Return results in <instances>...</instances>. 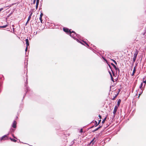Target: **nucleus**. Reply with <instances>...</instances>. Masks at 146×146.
Returning <instances> with one entry per match:
<instances>
[{
    "label": "nucleus",
    "instance_id": "f03ea898",
    "mask_svg": "<svg viewBox=\"0 0 146 146\" xmlns=\"http://www.w3.org/2000/svg\"><path fill=\"white\" fill-rule=\"evenodd\" d=\"M63 30L64 32L67 33H70V30H69V29L67 28H63Z\"/></svg>",
    "mask_w": 146,
    "mask_h": 146
},
{
    "label": "nucleus",
    "instance_id": "72a5a7b5",
    "mask_svg": "<svg viewBox=\"0 0 146 146\" xmlns=\"http://www.w3.org/2000/svg\"><path fill=\"white\" fill-rule=\"evenodd\" d=\"M3 9V8H1L0 9V12Z\"/></svg>",
    "mask_w": 146,
    "mask_h": 146
},
{
    "label": "nucleus",
    "instance_id": "a878e982",
    "mask_svg": "<svg viewBox=\"0 0 146 146\" xmlns=\"http://www.w3.org/2000/svg\"><path fill=\"white\" fill-rule=\"evenodd\" d=\"M39 0H36V4H39Z\"/></svg>",
    "mask_w": 146,
    "mask_h": 146
},
{
    "label": "nucleus",
    "instance_id": "2f4dec72",
    "mask_svg": "<svg viewBox=\"0 0 146 146\" xmlns=\"http://www.w3.org/2000/svg\"><path fill=\"white\" fill-rule=\"evenodd\" d=\"M75 35H74V33H73V34H72V36H71L73 37L74 36H75Z\"/></svg>",
    "mask_w": 146,
    "mask_h": 146
},
{
    "label": "nucleus",
    "instance_id": "2eb2a0df",
    "mask_svg": "<svg viewBox=\"0 0 146 146\" xmlns=\"http://www.w3.org/2000/svg\"><path fill=\"white\" fill-rule=\"evenodd\" d=\"M106 117H105L104 118V119L102 121V123L103 124L105 122V121L106 120Z\"/></svg>",
    "mask_w": 146,
    "mask_h": 146
},
{
    "label": "nucleus",
    "instance_id": "bb28decb",
    "mask_svg": "<svg viewBox=\"0 0 146 146\" xmlns=\"http://www.w3.org/2000/svg\"><path fill=\"white\" fill-rule=\"evenodd\" d=\"M43 14L41 12L40 15V17H42V16H43Z\"/></svg>",
    "mask_w": 146,
    "mask_h": 146
},
{
    "label": "nucleus",
    "instance_id": "ddd939ff",
    "mask_svg": "<svg viewBox=\"0 0 146 146\" xmlns=\"http://www.w3.org/2000/svg\"><path fill=\"white\" fill-rule=\"evenodd\" d=\"M10 139L12 141H13L15 142H16L17 141V140L15 139H12V138H10Z\"/></svg>",
    "mask_w": 146,
    "mask_h": 146
},
{
    "label": "nucleus",
    "instance_id": "ea45409f",
    "mask_svg": "<svg viewBox=\"0 0 146 146\" xmlns=\"http://www.w3.org/2000/svg\"><path fill=\"white\" fill-rule=\"evenodd\" d=\"M143 82L145 83V84H146V80L145 81H143Z\"/></svg>",
    "mask_w": 146,
    "mask_h": 146
},
{
    "label": "nucleus",
    "instance_id": "6ab92c4d",
    "mask_svg": "<svg viewBox=\"0 0 146 146\" xmlns=\"http://www.w3.org/2000/svg\"><path fill=\"white\" fill-rule=\"evenodd\" d=\"M111 71L112 72V73L113 75V76L116 77V75H115V74L114 72L112 71V70H111Z\"/></svg>",
    "mask_w": 146,
    "mask_h": 146
},
{
    "label": "nucleus",
    "instance_id": "9b49d317",
    "mask_svg": "<svg viewBox=\"0 0 146 146\" xmlns=\"http://www.w3.org/2000/svg\"><path fill=\"white\" fill-rule=\"evenodd\" d=\"M31 16H32V15H29V17H28V19L27 21V23H28L29 21L31 19Z\"/></svg>",
    "mask_w": 146,
    "mask_h": 146
},
{
    "label": "nucleus",
    "instance_id": "c03bdc74",
    "mask_svg": "<svg viewBox=\"0 0 146 146\" xmlns=\"http://www.w3.org/2000/svg\"><path fill=\"white\" fill-rule=\"evenodd\" d=\"M140 94H139V96H138V98H139V96H140Z\"/></svg>",
    "mask_w": 146,
    "mask_h": 146
},
{
    "label": "nucleus",
    "instance_id": "473e14b6",
    "mask_svg": "<svg viewBox=\"0 0 146 146\" xmlns=\"http://www.w3.org/2000/svg\"><path fill=\"white\" fill-rule=\"evenodd\" d=\"M98 116L100 118V119H101L102 118V117H101V115H98Z\"/></svg>",
    "mask_w": 146,
    "mask_h": 146
},
{
    "label": "nucleus",
    "instance_id": "39448f33",
    "mask_svg": "<svg viewBox=\"0 0 146 146\" xmlns=\"http://www.w3.org/2000/svg\"><path fill=\"white\" fill-rule=\"evenodd\" d=\"M7 138V135H5L3 136L1 139V140H6Z\"/></svg>",
    "mask_w": 146,
    "mask_h": 146
},
{
    "label": "nucleus",
    "instance_id": "9d476101",
    "mask_svg": "<svg viewBox=\"0 0 146 146\" xmlns=\"http://www.w3.org/2000/svg\"><path fill=\"white\" fill-rule=\"evenodd\" d=\"M74 33V35H76V33L73 31H70V33H69V34H70V36H72V33Z\"/></svg>",
    "mask_w": 146,
    "mask_h": 146
},
{
    "label": "nucleus",
    "instance_id": "4be33fe9",
    "mask_svg": "<svg viewBox=\"0 0 146 146\" xmlns=\"http://www.w3.org/2000/svg\"><path fill=\"white\" fill-rule=\"evenodd\" d=\"M99 129V128L98 127L96 129H95L93 131V132H94L95 131H97Z\"/></svg>",
    "mask_w": 146,
    "mask_h": 146
},
{
    "label": "nucleus",
    "instance_id": "393cba45",
    "mask_svg": "<svg viewBox=\"0 0 146 146\" xmlns=\"http://www.w3.org/2000/svg\"><path fill=\"white\" fill-rule=\"evenodd\" d=\"M38 4H36V9H37L38 8Z\"/></svg>",
    "mask_w": 146,
    "mask_h": 146
},
{
    "label": "nucleus",
    "instance_id": "f8f14e48",
    "mask_svg": "<svg viewBox=\"0 0 146 146\" xmlns=\"http://www.w3.org/2000/svg\"><path fill=\"white\" fill-rule=\"evenodd\" d=\"M121 102V100L120 99H119L117 102V105L118 107L119 106L120 103Z\"/></svg>",
    "mask_w": 146,
    "mask_h": 146
},
{
    "label": "nucleus",
    "instance_id": "c85d7f7f",
    "mask_svg": "<svg viewBox=\"0 0 146 146\" xmlns=\"http://www.w3.org/2000/svg\"><path fill=\"white\" fill-rule=\"evenodd\" d=\"M80 132L81 133H82L83 132V129H80Z\"/></svg>",
    "mask_w": 146,
    "mask_h": 146
},
{
    "label": "nucleus",
    "instance_id": "c9c22d12",
    "mask_svg": "<svg viewBox=\"0 0 146 146\" xmlns=\"http://www.w3.org/2000/svg\"><path fill=\"white\" fill-rule=\"evenodd\" d=\"M103 58V59L106 62H107V60L105 59V58Z\"/></svg>",
    "mask_w": 146,
    "mask_h": 146
},
{
    "label": "nucleus",
    "instance_id": "79ce46f5",
    "mask_svg": "<svg viewBox=\"0 0 146 146\" xmlns=\"http://www.w3.org/2000/svg\"><path fill=\"white\" fill-rule=\"evenodd\" d=\"M109 67H110V68L111 69V66L110 65H109Z\"/></svg>",
    "mask_w": 146,
    "mask_h": 146
},
{
    "label": "nucleus",
    "instance_id": "1a4fd4ad",
    "mask_svg": "<svg viewBox=\"0 0 146 146\" xmlns=\"http://www.w3.org/2000/svg\"><path fill=\"white\" fill-rule=\"evenodd\" d=\"M119 92H119L117 93V94H115V96L113 97V98H112L111 99L112 100H115V98L117 97V96L118 95Z\"/></svg>",
    "mask_w": 146,
    "mask_h": 146
},
{
    "label": "nucleus",
    "instance_id": "6e6552de",
    "mask_svg": "<svg viewBox=\"0 0 146 146\" xmlns=\"http://www.w3.org/2000/svg\"><path fill=\"white\" fill-rule=\"evenodd\" d=\"M109 72V73L110 74V76H111V80L113 82H114V80H113V78L112 77V74H111V73L110 72Z\"/></svg>",
    "mask_w": 146,
    "mask_h": 146
},
{
    "label": "nucleus",
    "instance_id": "7c9ffc66",
    "mask_svg": "<svg viewBox=\"0 0 146 146\" xmlns=\"http://www.w3.org/2000/svg\"><path fill=\"white\" fill-rule=\"evenodd\" d=\"M36 0H34V1H33V4H35L36 2Z\"/></svg>",
    "mask_w": 146,
    "mask_h": 146
},
{
    "label": "nucleus",
    "instance_id": "20e7f679",
    "mask_svg": "<svg viewBox=\"0 0 146 146\" xmlns=\"http://www.w3.org/2000/svg\"><path fill=\"white\" fill-rule=\"evenodd\" d=\"M12 127L14 128H16L17 127V122L16 121H14Z\"/></svg>",
    "mask_w": 146,
    "mask_h": 146
},
{
    "label": "nucleus",
    "instance_id": "b1692460",
    "mask_svg": "<svg viewBox=\"0 0 146 146\" xmlns=\"http://www.w3.org/2000/svg\"><path fill=\"white\" fill-rule=\"evenodd\" d=\"M94 121L95 122V127H96L97 126V125H96L98 123H97V121Z\"/></svg>",
    "mask_w": 146,
    "mask_h": 146
},
{
    "label": "nucleus",
    "instance_id": "f704fd0d",
    "mask_svg": "<svg viewBox=\"0 0 146 146\" xmlns=\"http://www.w3.org/2000/svg\"><path fill=\"white\" fill-rule=\"evenodd\" d=\"M102 127V125L100 126V125L99 127H98L100 129V128H101V127Z\"/></svg>",
    "mask_w": 146,
    "mask_h": 146
},
{
    "label": "nucleus",
    "instance_id": "e433bc0d",
    "mask_svg": "<svg viewBox=\"0 0 146 146\" xmlns=\"http://www.w3.org/2000/svg\"><path fill=\"white\" fill-rule=\"evenodd\" d=\"M77 41H78L79 42H80V43H82L81 42H80V41H79L78 40V39H77Z\"/></svg>",
    "mask_w": 146,
    "mask_h": 146
},
{
    "label": "nucleus",
    "instance_id": "7ed1b4c3",
    "mask_svg": "<svg viewBox=\"0 0 146 146\" xmlns=\"http://www.w3.org/2000/svg\"><path fill=\"white\" fill-rule=\"evenodd\" d=\"M118 108V107L117 106H115V108H114V109L113 110V114H114V115H115V113H116L117 109Z\"/></svg>",
    "mask_w": 146,
    "mask_h": 146
},
{
    "label": "nucleus",
    "instance_id": "a19ab883",
    "mask_svg": "<svg viewBox=\"0 0 146 146\" xmlns=\"http://www.w3.org/2000/svg\"><path fill=\"white\" fill-rule=\"evenodd\" d=\"M109 67H110V68L111 69V66L110 65H109Z\"/></svg>",
    "mask_w": 146,
    "mask_h": 146
},
{
    "label": "nucleus",
    "instance_id": "0eeeda50",
    "mask_svg": "<svg viewBox=\"0 0 146 146\" xmlns=\"http://www.w3.org/2000/svg\"><path fill=\"white\" fill-rule=\"evenodd\" d=\"M26 44L27 46H28L29 45V41L28 38L26 39L25 40Z\"/></svg>",
    "mask_w": 146,
    "mask_h": 146
},
{
    "label": "nucleus",
    "instance_id": "4468645a",
    "mask_svg": "<svg viewBox=\"0 0 146 146\" xmlns=\"http://www.w3.org/2000/svg\"><path fill=\"white\" fill-rule=\"evenodd\" d=\"M143 85V83H141V84H140V85L139 86V88L141 90H142V89L143 88H142Z\"/></svg>",
    "mask_w": 146,
    "mask_h": 146
},
{
    "label": "nucleus",
    "instance_id": "4c0bfd02",
    "mask_svg": "<svg viewBox=\"0 0 146 146\" xmlns=\"http://www.w3.org/2000/svg\"><path fill=\"white\" fill-rule=\"evenodd\" d=\"M85 43L87 45V46H89V45L87 43H86L85 42Z\"/></svg>",
    "mask_w": 146,
    "mask_h": 146
},
{
    "label": "nucleus",
    "instance_id": "5701e85b",
    "mask_svg": "<svg viewBox=\"0 0 146 146\" xmlns=\"http://www.w3.org/2000/svg\"><path fill=\"white\" fill-rule=\"evenodd\" d=\"M111 64L114 67V68L116 67V66L113 63H111Z\"/></svg>",
    "mask_w": 146,
    "mask_h": 146
},
{
    "label": "nucleus",
    "instance_id": "f257e3e1",
    "mask_svg": "<svg viewBox=\"0 0 146 146\" xmlns=\"http://www.w3.org/2000/svg\"><path fill=\"white\" fill-rule=\"evenodd\" d=\"M138 52H139V51L137 50V49H135V53L134 54V57L133 58V61L134 62H135L136 60V58H137V55L138 54Z\"/></svg>",
    "mask_w": 146,
    "mask_h": 146
},
{
    "label": "nucleus",
    "instance_id": "a211bd4d",
    "mask_svg": "<svg viewBox=\"0 0 146 146\" xmlns=\"http://www.w3.org/2000/svg\"><path fill=\"white\" fill-rule=\"evenodd\" d=\"M42 17H39V19L40 20V22L42 23Z\"/></svg>",
    "mask_w": 146,
    "mask_h": 146
},
{
    "label": "nucleus",
    "instance_id": "aec40b11",
    "mask_svg": "<svg viewBox=\"0 0 146 146\" xmlns=\"http://www.w3.org/2000/svg\"><path fill=\"white\" fill-rule=\"evenodd\" d=\"M111 60L113 61V62L115 63V64L116 65H117V63L115 60H113V59H111Z\"/></svg>",
    "mask_w": 146,
    "mask_h": 146
},
{
    "label": "nucleus",
    "instance_id": "c756f323",
    "mask_svg": "<svg viewBox=\"0 0 146 146\" xmlns=\"http://www.w3.org/2000/svg\"><path fill=\"white\" fill-rule=\"evenodd\" d=\"M27 49H28V46H26V48L25 49V51L26 52H27Z\"/></svg>",
    "mask_w": 146,
    "mask_h": 146
},
{
    "label": "nucleus",
    "instance_id": "cd10ccee",
    "mask_svg": "<svg viewBox=\"0 0 146 146\" xmlns=\"http://www.w3.org/2000/svg\"><path fill=\"white\" fill-rule=\"evenodd\" d=\"M7 26V25H5V26H1L0 27H1V28H5Z\"/></svg>",
    "mask_w": 146,
    "mask_h": 146
},
{
    "label": "nucleus",
    "instance_id": "37998d69",
    "mask_svg": "<svg viewBox=\"0 0 146 146\" xmlns=\"http://www.w3.org/2000/svg\"><path fill=\"white\" fill-rule=\"evenodd\" d=\"M94 126H94H92V127H91V128L93 127Z\"/></svg>",
    "mask_w": 146,
    "mask_h": 146
},
{
    "label": "nucleus",
    "instance_id": "dca6fc26",
    "mask_svg": "<svg viewBox=\"0 0 146 146\" xmlns=\"http://www.w3.org/2000/svg\"><path fill=\"white\" fill-rule=\"evenodd\" d=\"M116 71V72L117 71H118V72H119V69L118 68H117L116 67L115 68H114Z\"/></svg>",
    "mask_w": 146,
    "mask_h": 146
},
{
    "label": "nucleus",
    "instance_id": "a18cd8bd",
    "mask_svg": "<svg viewBox=\"0 0 146 146\" xmlns=\"http://www.w3.org/2000/svg\"><path fill=\"white\" fill-rule=\"evenodd\" d=\"M14 138H15V137H14Z\"/></svg>",
    "mask_w": 146,
    "mask_h": 146
},
{
    "label": "nucleus",
    "instance_id": "58836bf2",
    "mask_svg": "<svg viewBox=\"0 0 146 146\" xmlns=\"http://www.w3.org/2000/svg\"><path fill=\"white\" fill-rule=\"evenodd\" d=\"M95 138H94L91 142V143L93 142V141L94 140Z\"/></svg>",
    "mask_w": 146,
    "mask_h": 146
},
{
    "label": "nucleus",
    "instance_id": "423d86ee",
    "mask_svg": "<svg viewBox=\"0 0 146 146\" xmlns=\"http://www.w3.org/2000/svg\"><path fill=\"white\" fill-rule=\"evenodd\" d=\"M136 66H135L134 68V69L133 70V73L132 74H131L132 76H133L134 75V74L136 72Z\"/></svg>",
    "mask_w": 146,
    "mask_h": 146
},
{
    "label": "nucleus",
    "instance_id": "f3484780",
    "mask_svg": "<svg viewBox=\"0 0 146 146\" xmlns=\"http://www.w3.org/2000/svg\"><path fill=\"white\" fill-rule=\"evenodd\" d=\"M29 13L30 14V15H32L33 13V11H31L29 12Z\"/></svg>",
    "mask_w": 146,
    "mask_h": 146
},
{
    "label": "nucleus",
    "instance_id": "412c9836",
    "mask_svg": "<svg viewBox=\"0 0 146 146\" xmlns=\"http://www.w3.org/2000/svg\"><path fill=\"white\" fill-rule=\"evenodd\" d=\"M101 121V119L99 121L98 123L96 125H99Z\"/></svg>",
    "mask_w": 146,
    "mask_h": 146
}]
</instances>
